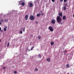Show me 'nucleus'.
Here are the masks:
<instances>
[{
  "mask_svg": "<svg viewBox=\"0 0 74 74\" xmlns=\"http://www.w3.org/2000/svg\"><path fill=\"white\" fill-rule=\"evenodd\" d=\"M56 21L54 19H53L51 21V23L53 24H55L56 23Z\"/></svg>",
  "mask_w": 74,
  "mask_h": 74,
  "instance_id": "4",
  "label": "nucleus"
},
{
  "mask_svg": "<svg viewBox=\"0 0 74 74\" xmlns=\"http://www.w3.org/2000/svg\"><path fill=\"white\" fill-rule=\"evenodd\" d=\"M59 15L61 16V17H62L63 15L62 13V12H60V13Z\"/></svg>",
  "mask_w": 74,
  "mask_h": 74,
  "instance_id": "6",
  "label": "nucleus"
},
{
  "mask_svg": "<svg viewBox=\"0 0 74 74\" xmlns=\"http://www.w3.org/2000/svg\"><path fill=\"white\" fill-rule=\"evenodd\" d=\"M66 18V16H63L62 17V19L63 20H65Z\"/></svg>",
  "mask_w": 74,
  "mask_h": 74,
  "instance_id": "10",
  "label": "nucleus"
},
{
  "mask_svg": "<svg viewBox=\"0 0 74 74\" xmlns=\"http://www.w3.org/2000/svg\"><path fill=\"white\" fill-rule=\"evenodd\" d=\"M64 52H67V51H66V50H65V51H64Z\"/></svg>",
  "mask_w": 74,
  "mask_h": 74,
  "instance_id": "37",
  "label": "nucleus"
},
{
  "mask_svg": "<svg viewBox=\"0 0 74 74\" xmlns=\"http://www.w3.org/2000/svg\"><path fill=\"white\" fill-rule=\"evenodd\" d=\"M41 16V14L40 13H38L37 14H36V16L38 17H39L40 16Z\"/></svg>",
  "mask_w": 74,
  "mask_h": 74,
  "instance_id": "7",
  "label": "nucleus"
},
{
  "mask_svg": "<svg viewBox=\"0 0 74 74\" xmlns=\"http://www.w3.org/2000/svg\"><path fill=\"white\" fill-rule=\"evenodd\" d=\"M25 27H24V28H23V31L24 32H25Z\"/></svg>",
  "mask_w": 74,
  "mask_h": 74,
  "instance_id": "16",
  "label": "nucleus"
},
{
  "mask_svg": "<svg viewBox=\"0 0 74 74\" xmlns=\"http://www.w3.org/2000/svg\"><path fill=\"white\" fill-rule=\"evenodd\" d=\"M7 27H5V28L3 29V30L5 31H7Z\"/></svg>",
  "mask_w": 74,
  "mask_h": 74,
  "instance_id": "8",
  "label": "nucleus"
},
{
  "mask_svg": "<svg viewBox=\"0 0 74 74\" xmlns=\"http://www.w3.org/2000/svg\"><path fill=\"white\" fill-rule=\"evenodd\" d=\"M0 21L1 22L3 23V19H1L0 20Z\"/></svg>",
  "mask_w": 74,
  "mask_h": 74,
  "instance_id": "19",
  "label": "nucleus"
},
{
  "mask_svg": "<svg viewBox=\"0 0 74 74\" xmlns=\"http://www.w3.org/2000/svg\"><path fill=\"white\" fill-rule=\"evenodd\" d=\"M9 45H10L9 42H8V45H7V47H8L9 46Z\"/></svg>",
  "mask_w": 74,
  "mask_h": 74,
  "instance_id": "23",
  "label": "nucleus"
},
{
  "mask_svg": "<svg viewBox=\"0 0 74 74\" xmlns=\"http://www.w3.org/2000/svg\"><path fill=\"white\" fill-rule=\"evenodd\" d=\"M15 68V67L14 66H13V68Z\"/></svg>",
  "mask_w": 74,
  "mask_h": 74,
  "instance_id": "44",
  "label": "nucleus"
},
{
  "mask_svg": "<svg viewBox=\"0 0 74 74\" xmlns=\"http://www.w3.org/2000/svg\"><path fill=\"white\" fill-rule=\"evenodd\" d=\"M63 0H60V1L61 2H63Z\"/></svg>",
  "mask_w": 74,
  "mask_h": 74,
  "instance_id": "31",
  "label": "nucleus"
},
{
  "mask_svg": "<svg viewBox=\"0 0 74 74\" xmlns=\"http://www.w3.org/2000/svg\"><path fill=\"white\" fill-rule=\"evenodd\" d=\"M62 24H63L62 23H60V24L61 25H62Z\"/></svg>",
  "mask_w": 74,
  "mask_h": 74,
  "instance_id": "39",
  "label": "nucleus"
},
{
  "mask_svg": "<svg viewBox=\"0 0 74 74\" xmlns=\"http://www.w3.org/2000/svg\"><path fill=\"white\" fill-rule=\"evenodd\" d=\"M60 22H58V23L59 24H60Z\"/></svg>",
  "mask_w": 74,
  "mask_h": 74,
  "instance_id": "35",
  "label": "nucleus"
},
{
  "mask_svg": "<svg viewBox=\"0 0 74 74\" xmlns=\"http://www.w3.org/2000/svg\"><path fill=\"white\" fill-rule=\"evenodd\" d=\"M47 61L48 62H50V59L49 58H47Z\"/></svg>",
  "mask_w": 74,
  "mask_h": 74,
  "instance_id": "14",
  "label": "nucleus"
},
{
  "mask_svg": "<svg viewBox=\"0 0 74 74\" xmlns=\"http://www.w3.org/2000/svg\"><path fill=\"white\" fill-rule=\"evenodd\" d=\"M63 9L64 10H66V7H65V6H64V7Z\"/></svg>",
  "mask_w": 74,
  "mask_h": 74,
  "instance_id": "15",
  "label": "nucleus"
},
{
  "mask_svg": "<svg viewBox=\"0 0 74 74\" xmlns=\"http://www.w3.org/2000/svg\"><path fill=\"white\" fill-rule=\"evenodd\" d=\"M35 18L34 16H32V15H31L30 17V19L31 20H34Z\"/></svg>",
  "mask_w": 74,
  "mask_h": 74,
  "instance_id": "2",
  "label": "nucleus"
},
{
  "mask_svg": "<svg viewBox=\"0 0 74 74\" xmlns=\"http://www.w3.org/2000/svg\"><path fill=\"white\" fill-rule=\"evenodd\" d=\"M41 56L40 55H39L38 56V58H41Z\"/></svg>",
  "mask_w": 74,
  "mask_h": 74,
  "instance_id": "17",
  "label": "nucleus"
},
{
  "mask_svg": "<svg viewBox=\"0 0 74 74\" xmlns=\"http://www.w3.org/2000/svg\"><path fill=\"white\" fill-rule=\"evenodd\" d=\"M31 36L32 37H33V35H32Z\"/></svg>",
  "mask_w": 74,
  "mask_h": 74,
  "instance_id": "38",
  "label": "nucleus"
},
{
  "mask_svg": "<svg viewBox=\"0 0 74 74\" xmlns=\"http://www.w3.org/2000/svg\"><path fill=\"white\" fill-rule=\"evenodd\" d=\"M49 29L51 32L53 31V28L52 27H51V26H50L49 27Z\"/></svg>",
  "mask_w": 74,
  "mask_h": 74,
  "instance_id": "3",
  "label": "nucleus"
},
{
  "mask_svg": "<svg viewBox=\"0 0 74 74\" xmlns=\"http://www.w3.org/2000/svg\"><path fill=\"white\" fill-rule=\"evenodd\" d=\"M52 2H54L55 1V0H51Z\"/></svg>",
  "mask_w": 74,
  "mask_h": 74,
  "instance_id": "30",
  "label": "nucleus"
},
{
  "mask_svg": "<svg viewBox=\"0 0 74 74\" xmlns=\"http://www.w3.org/2000/svg\"><path fill=\"white\" fill-rule=\"evenodd\" d=\"M57 21L58 22H61L62 21V19L60 17L58 16L56 18Z\"/></svg>",
  "mask_w": 74,
  "mask_h": 74,
  "instance_id": "1",
  "label": "nucleus"
},
{
  "mask_svg": "<svg viewBox=\"0 0 74 74\" xmlns=\"http://www.w3.org/2000/svg\"><path fill=\"white\" fill-rule=\"evenodd\" d=\"M16 12L15 10H13L12 11V13H13V12Z\"/></svg>",
  "mask_w": 74,
  "mask_h": 74,
  "instance_id": "24",
  "label": "nucleus"
},
{
  "mask_svg": "<svg viewBox=\"0 0 74 74\" xmlns=\"http://www.w3.org/2000/svg\"><path fill=\"white\" fill-rule=\"evenodd\" d=\"M5 22H8V20H7V19H5Z\"/></svg>",
  "mask_w": 74,
  "mask_h": 74,
  "instance_id": "21",
  "label": "nucleus"
},
{
  "mask_svg": "<svg viewBox=\"0 0 74 74\" xmlns=\"http://www.w3.org/2000/svg\"><path fill=\"white\" fill-rule=\"evenodd\" d=\"M34 48V46H33L31 48V50L32 51V50H33V49Z\"/></svg>",
  "mask_w": 74,
  "mask_h": 74,
  "instance_id": "22",
  "label": "nucleus"
},
{
  "mask_svg": "<svg viewBox=\"0 0 74 74\" xmlns=\"http://www.w3.org/2000/svg\"><path fill=\"white\" fill-rule=\"evenodd\" d=\"M26 51L27 52L28 51H30V50H29V49H26Z\"/></svg>",
  "mask_w": 74,
  "mask_h": 74,
  "instance_id": "20",
  "label": "nucleus"
},
{
  "mask_svg": "<svg viewBox=\"0 0 74 74\" xmlns=\"http://www.w3.org/2000/svg\"><path fill=\"white\" fill-rule=\"evenodd\" d=\"M38 38L39 39H40L41 38V37H38Z\"/></svg>",
  "mask_w": 74,
  "mask_h": 74,
  "instance_id": "33",
  "label": "nucleus"
},
{
  "mask_svg": "<svg viewBox=\"0 0 74 74\" xmlns=\"http://www.w3.org/2000/svg\"><path fill=\"white\" fill-rule=\"evenodd\" d=\"M54 44V42H51V45H53Z\"/></svg>",
  "mask_w": 74,
  "mask_h": 74,
  "instance_id": "12",
  "label": "nucleus"
},
{
  "mask_svg": "<svg viewBox=\"0 0 74 74\" xmlns=\"http://www.w3.org/2000/svg\"><path fill=\"white\" fill-rule=\"evenodd\" d=\"M67 74H69V73H67Z\"/></svg>",
  "mask_w": 74,
  "mask_h": 74,
  "instance_id": "45",
  "label": "nucleus"
},
{
  "mask_svg": "<svg viewBox=\"0 0 74 74\" xmlns=\"http://www.w3.org/2000/svg\"><path fill=\"white\" fill-rule=\"evenodd\" d=\"M35 71H38V69H35Z\"/></svg>",
  "mask_w": 74,
  "mask_h": 74,
  "instance_id": "26",
  "label": "nucleus"
},
{
  "mask_svg": "<svg viewBox=\"0 0 74 74\" xmlns=\"http://www.w3.org/2000/svg\"><path fill=\"white\" fill-rule=\"evenodd\" d=\"M14 73L15 74H16L17 73V72L16 71H15L14 72Z\"/></svg>",
  "mask_w": 74,
  "mask_h": 74,
  "instance_id": "25",
  "label": "nucleus"
},
{
  "mask_svg": "<svg viewBox=\"0 0 74 74\" xmlns=\"http://www.w3.org/2000/svg\"><path fill=\"white\" fill-rule=\"evenodd\" d=\"M40 13H42V11H40Z\"/></svg>",
  "mask_w": 74,
  "mask_h": 74,
  "instance_id": "40",
  "label": "nucleus"
},
{
  "mask_svg": "<svg viewBox=\"0 0 74 74\" xmlns=\"http://www.w3.org/2000/svg\"><path fill=\"white\" fill-rule=\"evenodd\" d=\"M20 33L21 34H23V32H22V31H20Z\"/></svg>",
  "mask_w": 74,
  "mask_h": 74,
  "instance_id": "28",
  "label": "nucleus"
},
{
  "mask_svg": "<svg viewBox=\"0 0 74 74\" xmlns=\"http://www.w3.org/2000/svg\"><path fill=\"white\" fill-rule=\"evenodd\" d=\"M25 4V3H24V2H22V4H21V5L23 6Z\"/></svg>",
  "mask_w": 74,
  "mask_h": 74,
  "instance_id": "18",
  "label": "nucleus"
},
{
  "mask_svg": "<svg viewBox=\"0 0 74 74\" xmlns=\"http://www.w3.org/2000/svg\"><path fill=\"white\" fill-rule=\"evenodd\" d=\"M23 0H21V1H20L19 2V4L21 5V3H23Z\"/></svg>",
  "mask_w": 74,
  "mask_h": 74,
  "instance_id": "9",
  "label": "nucleus"
},
{
  "mask_svg": "<svg viewBox=\"0 0 74 74\" xmlns=\"http://www.w3.org/2000/svg\"><path fill=\"white\" fill-rule=\"evenodd\" d=\"M66 67L67 68H69V64H67L66 66Z\"/></svg>",
  "mask_w": 74,
  "mask_h": 74,
  "instance_id": "13",
  "label": "nucleus"
},
{
  "mask_svg": "<svg viewBox=\"0 0 74 74\" xmlns=\"http://www.w3.org/2000/svg\"><path fill=\"white\" fill-rule=\"evenodd\" d=\"M33 5V3H31L30 4H29V7H32Z\"/></svg>",
  "mask_w": 74,
  "mask_h": 74,
  "instance_id": "11",
  "label": "nucleus"
},
{
  "mask_svg": "<svg viewBox=\"0 0 74 74\" xmlns=\"http://www.w3.org/2000/svg\"><path fill=\"white\" fill-rule=\"evenodd\" d=\"M38 4L39 3V2H38Z\"/></svg>",
  "mask_w": 74,
  "mask_h": 74,
  "instance_id": "43",
  "label": "nucleus"
},
{
  "mask_svg": "<svg viewBox=\"0 0 74 74\" xmlns=\"http://www.w3.org/2000/svg\"><path fill=\"white\" fill-rule=\"evenodd\" d=\"M3 58H4V56H2V57L1 58H2V59Z\"/></svg>",
  "mask_w": 74,
  "mask_h": 74,
  "instance_id": "32",
  "label": "nucleus"
},
{
  "mask_svg": "<svg viewBox=\"0 0 74 74\" xmlns=\"http://www.w3.org/2000/svg\"><path fill=\"white\" fill-rule=\"evenodd\" d=\"M3 69H6V67H3Z\"/></svg>",
  "mask_w": 74,
  "mask_h": 74,
  "instance_id": "29",
  "label": "nucleus"
},
{
  "mask_svg": "<svg viewBox=\"0 0 74 74\" xmlns=\"http://www.w3.org/2000/svg\"><path fill=\"white\" fill-rule=\"evenodd\" d=\"M29 16L28 15H25V19L26 20H27Z\"/></svg>",
  "mask_w": 74,
  "mask_h": 74,
  "instance_id": "5",
  "label": "nucleus"
},
{
  "mask_svg": "<svg viewBox=\"0 0 74 74\" xmlns=\"http://www.w3.org/2000/svg\"><path fill=\"white\" fill-rule=\"evenodd\" d=\"M1 32H3V30H1Z\"/></svg>",
  "mask_w": 74,
  "mask_h": 74,
  "instance_id": "36",
  "label": "nucleus"
},
{
  "mask_svg": "<svg viewBox=\"0 0 74 74\" xmlns=\"http://www.w3.org/2000/svg\"><path fill=\"white\" fill-rule=\"evenodd\" d=\"M67 1V0H64V2H66Z\"/></svg>",
  "mask_w": 74,
  "mask_h": 74,
  "instance_id": "27",
  "label": "nucleus"
},
{
  "mask_svg": "<svg viewBox=\"0 0 74 74\" xmlns=\"http://www.w3.org/2000/svg\"><path fill=\"white\" fill-rule=\"evenodd\" d=\"M73 17H74V14H73Z\"/></svg>",
  "mask_w": 74,
  "mask_h": 74,
  "instance_id": "42",
  "label": "nucleus"
},
{
  "mask_svg": "<svg viewBox=\"0 0 74 74\" xmlns=\"http://www.w3.org/2000/svg\"><path fill=\"white\" fill-rule=\"evenodd\" d=\"M44 15V13H41V15L42 16H43Z\"/></svg>",
  "mask_w": 74,
  "mask_h": 74,
  "instance_id": "34",
  "label": "nucleus"
},
{
  "mask_svg": "<svg viewBox=\"0 0 74 74\" xmlns=\"http://www.w3.org/2000/svg\"><path fill=\"white\" fill-rule=\"evenodd\" d=\"M36 23H37V21H36Z\"/></svg>",
  "mask_w": 74,
  "mask_h": 74,
  "instance_id": "41",
  "label": "nucleus"
}]
</instances>
